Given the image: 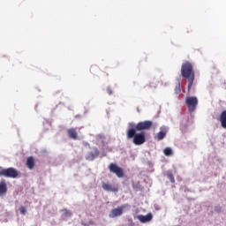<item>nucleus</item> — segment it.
<instances>
[{"label":"nucleus","mask_w":226,"mask_h":226,"mask_svg":"<svg viewBox=\"0 0 226 226\" xmlns=\"http://www.w3.org/2000/svg\"><path fill=\"white\" fill-rule=\"evenodd\" d=\"M19 213L20 215H26V213H27V209H26V207H20Z\"/></svg>","instance_id":"aec40b11"},{"label":"nucleus","mask_w":226,"mask_h":226,"mask_svg":"<svg viewBox=\"0 0 226 226\" xmlns=\"http://www.w3.org/2000/svg\"><path fill=\"white\" fill-rule=\"evenodd\" d=\"M99 155L100 151H98V148L94 147L93 152L87 153L86 159L88 160V162H93V160H94V158H98Z\"/></svg>","instance_id":"1a4fd4ad"},{"label":"nucleus","mask_w":226,"mask_h":226,"mask_svg":"<svg viewBox=\"0 0 226 226\" xmlns=\"http://www.w3.org/2000/svg\"><path fill=\"white\" fill-rule=\"evenodd\" d=\"M167 137V132L165 131H160L157 135L154 137L155 140H163Z\"/></svg>","instance_id":"4468645a"},{"label":"nucleus","mask_w":226,"mask_h":226,"mask_svg":"<svg viewBox=\"0 0 226 226\" xmlns=\"http://www.w3.org/2000/svg\"><path fill=\"white\" fill-rule=\"evenodd\" d=\"M91 70H96V66H92Z\"/></svg>","instance_id":"5701e85b"},{"label":"nucleus","mask_w":226,"mask_h":226,"mask_svg":"<svg viewBox=\"0 0 226 226\" xmlns=\"http://www.w3.org/2000/svg\"><path fill=\"white\" fill-rule=\"evenodd\" d=\"M152 127H153V121L146 120L143 122H139L136 124L135 130L137 132H142V130H151Z\"/></svg>","instance_id":"423d86ee"},{"label":"nucleus","mask_w":226,"mask_h":226,"mask_svg":"<svg viewBox=\"0 0 226 226\" xmlns=\"http://www.w3.org/2000/svg\"><path fill=\"white\" fill-rule=\"evenodd\" d=\"M137 218L139 220V222H141V223H146L153 220V214H147V215H139L137 216Z\"/></svg>","instance_id":"9d476101"},{"label":"nucleus","mask_w":226,"mask_h":226,"mask_svg":"<svg viewBox=\"0 0 226 226\" xmlns=\"http://www.w3.org/2000/svg\"><path fill=\"white\" fill-rule=\"evenodd\" d=\"M188 126H190V124H188V119L182 120L180 124V129L182 132H186V130H188Z\"/></svg>","instance_id":"dca6fc26"},{"label":"nucleus","mask_w":226,"mask_h":226,"mask_svg":"<svg viewBox=\"0 0 226 226\" xmlns=\"http://www.w3.org/2000/svg\"><path fill=\"white\" fill-rule=\"evenodd\" d=\"M127 139H133L135 146H142L146 142V134L144 132L137 133V130L131 128L127 131Z\"/></svg>","instance_id":"f03ea898"},{"label":"nucleus","mask_w":226,"mask_h":226,"mask_svg":"<svg viewBox=\"0 0 226 226\" xmlns=\"http://www.w3.org/2000/svg\"><path fill=\"white\" fill-rule=\"evenodd\" d=\"M167 177L170 179V183H176V179L174 178V175L171 172L167 173Z\"/></svg>","instance_id":"a211bd4d"},{"label":"nucleus","mask_w":226,"mask_h":226,"mask_svg":"<svg viewBox=\"0 0 226 226\" xmlns=\"http://www.w3.org/2000/svg\"><path fill=\"white\" fill-rule=\"evenodd\" d=\"M181 75L183 79H185L188 82V93L193 87V82L195 80V71L193 70V64L185 61L181 66Z\"/></svg>","instance_id":"f257e3e1"},{"label":"nucleus","mask_w":226,"mask_h":226,"mask_svg":"<svg viewBox=\"0 0 226 226\" xmlns=\"http://www.w3.org/2000/svg\"><path fill=\"white\" fill-rule=\"evenodd\" d=\"M6 192H8V185H6V182L4 180L1 181L0 182V197H3V195H4Z\"/></svg>","instance_id":"f8f14e48"},{"label":"nucleus","mask_w":226,"mask_h":226,"mask_svg":"<svg viewBox=\"0 0 226 226\" xmlns=\"http://www.w3.org/2000/svg\"><path fill=\"white\" fill-rule=\"evenodd\" d=\"M109 170L112 174H115L117 177H124V170H123V168L117 166V164L114 162H111L109 165Z\"/></svg>","instance_id":"39448f33"},{"label":"nucleus","mask_w":226,"mask_h":226,"mask_svg":"<svg viewBox=\"0 0 226 226\" xmlns=\"http://www.w3.org/2000/svg\"><path fill=\"white\" fill-rule=\"evenodd\" d=\"M163 153L165 154V156H170L172 154V148L170 147H166L164 150H163Z\"/></svg>","instance_id":"f3484780"},{"label":"nucleus","mask_w":226,"mask_h":226,"mask_svg":"<svg viewBox=\"0 0 226 226\" xmlns=\"http://www.w3.org/2000/svg\"><path fill=\"white\" fill-rule=\"evenodd\" d=\"M11 177L12 179H15V177H19V171L15 170V168H7L0 170V177Z\"/></svg>","instance_id":"20e7f679"},{"label":"nucleus","mask_w":226,"mask_h":226,"mask_svg":"<svg viewBox=\"0 0 226 226\" xmlns=\"http://www.w3.org/2000/svg\"><path fill=\"white\" fill-rule=\"evenodd\" d=\"M26 167H27V169H30V170L34 169V157H28L26 159Z\"/></svg>","instance_id":"2eb2a0df"},{"label":"nucleus","mask_w":226,"mask_h":226,"mask_svg":"<svg viewBox=\"0 0 226 226\" xmlns=\"http://www.w3.org/2000/svg\"><path fill=\"white\" fill-rule=\"evenodd\" d=\"M102 186L105 192H112L113 193H117V192H119V187L117 185H112L110 184L102 182Z\"/></svg>","instance_id":"0eeeda50"},{"label":"nucleus","mask_w":226,"mask_h":226,"mask_svg":"<svg viewBox=\"0 0 226 226\" xmlns=\"http://www.w3.org/2000/svg\"><path fill=\"white\" fill-rule=\"evenodd\" d=\"M220 123L222 128H224L226 130V110H223L220 115Z\"/></svg>","instance_id":"ddd939ff"},{"label":"nucleus","mask_w":226,"mask_h":226,"mask_svg":"<svg viewBox=\"0 0 226 226\" xmlns=\"http://www.w3.org/2000/svg\"><path fill=\"white\" fill-rule=\"evenodd\" d=\"M176 94H179L181 93V83H178L175 87Z\"/></svg>","instance_id":"6ab92c4d"},{"label":"nucleus","mask_w":226,"mask_h":226,"mask_svg":"<svg viewBox=\"0 0 226 226\" xmlns=\"http://www.w3.org/2000/svg\"><path fill=\"white\" fill-rule=\"evenodd\" d=\"M108 93H109V94H112V91H111L110 89H108Z\"/></svg>","instance_id":"4be33fe9"},{"label":"nucleus","mask_w":226,"mask_h":226,"mask_svg":"<svg viewBox=\"0 0 226 226\" xmlns=\"http://www.w3.org/2000/svg\"><path fill=\"white\" fill-rule=\"evenodd\" d=\"M67 135L69 139H72V140H77V138L79 137V133L77 132V130L75 128L68 129Z\"/></svg>","instance_id":"9b49d317"},{"label":"nucleus","mask_w":226,"mask_h":226,"mask_svg":"<svg viewBox=\"0 0 226 226\" xmlns=\"http://www.w3.org/2000/svg\"><path fill=\"white\" fill-rule=\"evenodd\" d=\"M124 207H126V205H122L117 208L112 209L109 215V218H116L117 216H121V215H123V210L124 209Z\"/></svg>","instance_id":"6e6552de"},{"label":"nucleus","mask_w":226,"mask_h":226,"mask_svg":"<svg viewBox=\"0 0 226 226\" xmlns=\"http://www.w3.org/2000/svg\"><path fill=\"white\" fill-rule=\"evenodd\" d=\"M64 215V216L70 217L72 216V211L65 209Z\"/></svg>","instance_id":"412c9836"},{"label":"nucleus","mask_w":226,"mask_h":226,"mask_svg":"<svg viewBox=\"0 0 226 226\" xmlns=\"http://www.w3.org/2000/svg\"><path fill=\"white\" fill-rule=\"evenodd\" d=\"M185 105L190 114L197 110V105H199V99L196 96H188L185 98Z\"/></svg>","instance_id":"7ed1b4c3"}]
</instances>
